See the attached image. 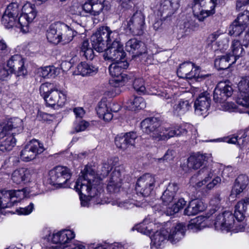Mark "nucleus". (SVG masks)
<instances>
[{"label":"nucleus","instance_id":"f3484780","mask_svg":"<svg viewBox=\"0 0 249 249\" xmlns=\"http://www.w3.org/2000/svg\"><path fill=\"white\" fill-rule=\"evenodd\" d=\"M126 27L129 31L135 36L141 35L143 33L144 26V17L141 12H137L126 21Z\"/></svg>","mask_w":249,"mask_h":249},{"label":"nucleus","instance_id":"58836bf2","mask_svg":"<svg viewBox=\"0 0 249 249\" xmlns=\"http://www.w3.org/2000/svg\"><path fill=\"white\" fill-rule=\"evenodd\" d=\"M192 108L191 104L188 100H181L173 107V113L181 116L189 111Z\"/></svg>","mask_w":249,"mask_h":249},{"label":"nucleus","instance_id":"09e8293b","mask_svg":"<svg viewBox=\"0 0 249 249\" xmlns=\"http://www.w3.org/2000/svg\"><path fill=\"white\" fill-rule=\"evenodd\" d=\"M16 18L4 13L1 18V23L6 28H10L16 24Z\"/></svg>","mask_w":249,"mask_h":249},{"label":"nucleus","instance_id":"680f3d73","mask_svg":"<svg viewBox=\"0 0 249 249\" xmlns=\"http://www.w3.org/2000/svg\"><path fill=\"white\" fill-rule=\"evenodd\" d=\"M34 209V204L31 202L28 206L17 209V212L19 214L28 215L32 213Z\"/></svg>","mask_w":249,"mask_h":249},{"label":"nucleus","instance_id":"9b49d317","mask_svg":"<svg viewBox=\"0 0 249 249\" xmlns=\"http://www.w3.org/2000/svg\"><path fill=\"white\" fill-rule=\"evenodd\" d=\"M45 150L43 145L38 140L30 141L20 152V158L24 161H29L35 159L36 156Z\"/></svg>","mask_w":249,"mask_h":249},{"label":"nucleus","instance_id":"603ef678","mask_svg":"<svg viewBox=\"0 0 249 249\" xmlns=\"http://www.w3.org/2000/svg\"><path fill=\"white\" fill-rule=\"evenodd\" d=\"M202 220L203 218L200 216L191 220L190 223L188 225V229L192 230L193 231L201 230Z\"/></svg>","mask_w":249,"mask_h":249},{"label":"nucleus","instance_id":"37998d69","mask_svg":"<svg viewBox=\"0 0 249 249\" xmlns=\"http://www.w3.org/2000/svg\"><path fill=\"white\" fill-rule=\"evenodd\" d=\"M202 202L197 200H193L190 202L189 205L184 210V213L187 215H193L197 214L202 211Z\"/></svg>","mask_w":249,"mask_h":249},{"label":"nucleus","instance_id":"a878e982","mask_svg":"<svg viewBox=\"0 0 249 249\" xmlns=\"http://www.w3.org/2000/svg\"><path fill=\"white\" fill-rule=\"evenodd\" d=\"M75 237L74 232L71 230H64L59 232L53 233L52 241L54 244H60L64 245L71 243V241Z\"/></svg>","mask_w":249,"mask_h":249},{"label":"nucleus","instance_id":"4be33fe9","mask_svg":"<svg viewBox=\"0 0 249 249\" xmlns=\"http://www.w3.org/2000/svg\"><path fill=\"white\" fill-rule=\"evenodd\" d=\"M20 193L21 191L19 190L0 191V210L13 206L17 201V198Z\"/></svg>","mask_w":249,"mask_h":249},{"label":"nucleus","instance_id":"79ce46f5","mask_svg":"<svg viewBox=\"0 0 249 249\" xmlns=\"http://www.w3.org/2000/svg\"><path fill=\"white\" fill-rule=\"evenodd\" d=\"M233 61L231 55L226 54L216 58L214 66L219 70H225L233 64L232 63Z\"/></svg>","mask_w":249,"mask_h":249},{"label":"nucleus","instance_id":"4468645a","mask_svg":"<svg viewBox=\"0 0 249 249\" xmlns=\"http://www.w3.org/2000/svg\"><path fill=\"white\" fill-rule=\"evenodd\" d=\"M177 74L181 78L190 79L207 76H200L199 67L195 66L194 64L191 62H185L181 64L177 70Z\"/></svg>","mask_w":249,"mask_h":249},{"label":"nucleus","instance_id":"338daca9","mask_svg":"<svg viewBox=\"0 0 249 249\" xmlns=\"http://www.w3.org/2000/svg\"><path fill=\"white\" fill-rule=\"evenodd\" d=\"M73 112L75 115L76 120H82L85 115V111L81 107H75Z\"/></svg>","mask_w":249,"mask_h":249},{"label":"nucleus","instance_id":"ddd939ff","mask_svg":"<svg viewBox=\"0 0 249 249\" xmlns=\"http://www.w3.org/2000/svg\"><path fill=\"white\" fill-rule=\"evenodd\" d=\"M22 14L18 18V24L19 25L23 32H26L23 29L24 27H27L29 23L32 22L36 16V11L35 8V5L30 2L25 3L22 7Z\"/></svg>","mask_w":249,"mask_h":249},{"label":"nucleus","instance_id":"aec40b11","mask_svg":"<svg viewBox=\"0 0 249 249\" xmlns=\"http://www.w3.org/2000/svg\"><path fill=\"white\" fill-rule=\"evenodd\" d=\"M44 100L48 107H62L66 102V95L62 91L53 88L51 89L50 94L47 95Z\"/></svg>","mask_w":249,"mask_h":249},{"label":"nucleus","instance_id":"1a4fd4ad","mask_svg":"<svg viewBox=\"0 0 249 249\" xmlns=\"http://www.w3.org/2000/svg\"><path fill=\"white\" fill-rule=\"evenodd\" d=\"M51 183L53 185H59L62 187L73 188L74 184L76 182L71 183L70 185L66 184L71 177V174L68 168L65 167L57 166L50 172Z\"/></svg>","mask_w":249,"mask_h":249},{"label":"nucleus","instance_id":"7ed1b4c3","mask_svg":"<svg viewBox=\"0 0 249 249\" xmlns=\"http://www.w3.org/2000/svg\"><path fill=\"white\" fill-rule=\"evenodd\" d=\"M141 127L144 133L149 135L153 139L167 140L175 136L185 135L187 130L179 126L174 127L160 126V122L156 118H148L141 122Z\"/></svg>","mask_w":249,"mask_h":249},{"label":"nucleus","instance_id":"a19ab883","mask_svg":"<svg viewBox=\"0 0 249 249\" xmlns=\"http://www.w3.org/2000/svg\"><path fill=\"white\" fill-rule=\"evenodd\" d=\"M242 46V42L240 40L234 39L231 43V49L233 54L231 55L232 59V63H234L236 60L240 57L243 55L244 53V51Z\"/></svg>","mask_w":249,"mask_h":249},{"label":"nucleus","instance_id":"f704fd0d","mask_svg":"<svg viewBox=\"0 0 249 249\" xmlns=\"http://www.w3.org/2000/svg\"><path fill=\"white\" fill-rule=\"evenodd\" d=\"M155 224L149 221V219L145 218L142 222L136 225L133 228V230H136L143 234L150 235L155 230Z\"/></svg>","mask_w":249,"mask_h":249},{"label":"nucleus","instance_id":"052dcab7","mask_svg":"<svg viewBox=\"0 0 249 249\" xmlns=\"http://www.w3.org/2000/svg\"><path fill=\"white\" fill-rule=\"evenodd\" d=\"M51 84L49 83H43L40 86L39 88V92L41 96L44 99H45L47 95L50 94L51 89H53L51 88Z\"/></svg>","mask_w":249,"mask_h":249},{"label":"nucleus","instance_id":"72a5a7b5","mask_svg":"<svg viewBox=\"0 0 249 249\" xmlns=\"http://www.w3.org/2000/svg\"><path fill=\"white\" fill-rule=\"evenodd\" d=\"M155 224L149 221V219L145 218L142 222L136 225L133 228V230H136L143 234L150 235L155 230Z\"/></svg>","mask_w":249,"mask_h":249},{"label":"nucleus","instance_id":"e2e57ef3","mask_svg":"<svg viewBox=\"0 0 249 249\" xmlns=\"http://www.w3.org/2000/svg\"><path fill=\"white\" fill-rule=\"evenodd\" d=\"M237 103L245 107H249V93L241 95L237 99Z\"/></svg>","mask_w":249,"mask_h":249},{"label":"nucleus","instance_id":"2f4dec72","mask_svg":"<svg viewBox=\"0 0 249 249\" xmlns=\"http://www.w3.org/2000/svg\"><path fill=\"white\" fill-rule=\"evenodd\" d=\"M249 206V197H245L239 201L235 206V218L237 221H243L245 213Z\"/></svg>","mask_w":249,"mask_h":249},{"label":"nucleus","instance_id":"6e6552de","mask_svg":"<svg viewBox=\"0 0 249 249\" xmlns=\"http://www.w3.org/2000/svg\"><path fill=\"white\" fill-rule=\"evenodd\" d=\"M156 179L155 176L148 173L141 176L137 179L135 186L137 195L145 197L153 194Z\"/></svg>","mask_w":249,"mask_h":249},{"label":"nucleus","instance_id":"393cba45","mask_svg":"<svg viewBox=\"0 0 249 249\" xmlns=\"http://www.w3.org/2000/svg\"><path fill=\"white\" fill-rule=\"evenodd\" d=\"M122 178L120 169L116 167L111 173L107 184V190L110 193L118 191L121 186Z\"/></svg>","mask_w":249,"mask_h":249},{"label":"nucleus","instance_id":"c9c22d12","mask_svg":"<svg viewBox=\"0 0 249 249\" xmlns=\"http://www.w3.org/2000/svg\"><path fill=\"white\" fill-rule=\"evenodd\" d=\"M129 110L136 111L144 108L146 103L143 98L140 96H133L126 103Z\"/></svg>","mask_w":249,"mask_h":249},{"label":"nucleus","instance_id":"dca6fc26","mask_svg":"<svg viewBox=\"0 0 249 249\" xmlns=\"http://www.w3.org/2000/svg\"><path fill=\"white\" fill-rule=\"evenodd\" d=\"M211 102V96L207 91L200 93L194 103L195 113L198 116H206L209 113Z\"/></svg>","mask_w":249,"mask_h":249},{"label":"nucleus","instance_id":"c03bdc74","mask_svg":"<svg viewBox=\"0 0 249 249\" xmlns=\"http://www.w3.org/2000/svg\"><path fill=\"white\" fill-rule=\"evenodd\" d=\"M59 69L53 66H46L41 69L39 71L40 76L44 78L54 77L58 73Z\"/></svg>","mask_w":249,"mask_h":249},{"label":"nucleus","instance_id":"9d476101","mask_svg":"<svg viewBox=\"0 0 249 249\" xmlns=\"http://www.w3.org/2000/svg\"><path fill=\"white\" fill-rule=\"evenodd\" d=\"M82 9L86 13L96 17L101 14L105 15L110 6L106 0H87L82 5Z\"/></svg>","mask_w":249,"mask_h":249},{"label":"nucleus","instance_id":"0e129e2a","mask_svg":"<svg viewBox=\"0 0 249 249\" xmlns=\"http://www.w3.org/2000/svg\"><path fill=\"white\" fill-rule=\"evenodd\" d=\"M240 40L242 42V45L247 47L249 44V28L245 31L239 36Z\"/></svg>","mask_w":249,"mask_h":249},{"label":"nucleus","instance_id":"69168bd1","mask_svg":"<svg viewBox=\"0 0 249 249\" xmlns=\"http://www.w3.org/2000/svg\"><path fill=\"white\" fill-rule=\"evenodd\" d=\"M85 247L83 245L81 242L77 241L73 243H71L69 245L64 246L63 249L60 248V249H85Z\"/></svg>","mask_w":249,"mask_h":249},{"label":"nucleus","instance_id":"7c9ffc66","mask_svg":"<svg viewBox=\"0 0 249 249\" xmlns=\"http://www.w3.org/2000/svg\"><path fill=\"white\" fill-rule=\"evenodd\" d=\"M178 190V186L177 183L172 182L168 184L161 196V199L164 206L167 207L170 206V203L173 200Z\"/></svg>","mask_w":249,"mask_h":249},{"label":"nucleus","instance_id":"f8f14e48","mask_svg":"<svg viewBox=\"0 0 249 249\" xmlns=\"http://www.w3.org/2000/svg\"><path fill=\"white\" fill-rule=\"evenodd\" d=\"M120 106L114 103L107 101L106 99H102L96 108L97 114L99 117L105 122L110 121L113 117L112 112H117L120 109Z\"/></svg>","mask_w":249,"mask_h":249},{"label":"nucleus","instance_id":"bf43d9fd","mask_svg":"<svg viewBox=\"0 0 249 249\" xmlns=\"http://www.w3.org/2000/svg\"><path fill=\"white\" fill-rule=\"evenodd\" d=\"M238 88L239 90L243 92L242 95L249 93V82L247 80L246 77L242 78L238 84Z\"/></svg>","mask_w":249,"mask_h":249},{"label":"nucleus","instance_id":"423d86ee","mask_svg":"<svg viewBox=\"0 0 249 249\" xmlns=\"http://www.w3.org/2000/svg\"><path fill=\"white\" fill-rule=\"evenodd\" d=\"M128 67V63L126 60L113 62L109 65L108 70L112 77L110 82L112 85L114 87L122 86L127 81L128 78L124 71Z\"/></svg>","mask_w":249,"mask_h":249},{"label":"nucleus","instance_id":"20e7f679","mask_svg":"<svg viewBox=\"0 0 249 249\" xmlns=\"http://www.w3.org/2000/svg\"><path fill=\"white\" fill-rule=\"evenodd\" d=\"M185 230L186 226L182 223H178L171 229L167 227L162 228L160 231L155 232L151 237V246L156 249L160 248L166 239L175 244L184 237Z\"/></svg>","mask_w":249,"mask_h":249},{"label":"nucleus","instance_id":"a18cd8bd","mask_svg":"<svg viewBox=\"0 0 249 249\" xmlns=\"http://www.w3.org/2000/svg\"><path fill=\"white\" fill-rule=\"evenodd\" d=\"M14 135L10 133L4 136L5 139L0 142L2 144V148L5 151L11 150L16 145V140Z\"/></svg>","mask_w":249,"mask_h":249},{"label":"nucleus","instance_id":"4d7b16f0","mask_svg":"<svg viewBox=\"0 0 249 249\" xmlns=\"http://www.w3.org/2000/svg\"><path fill=\"white\" fill-rule=\"evenodd\" d=\"M11 49L8 46L6 41L2 38H0V56L3 57L10 53Z\"/></svg>","mask_w":249,"mask_h":249},{"label":"nucleus","instance_id":"6ab92c4d","mask_svg":"<svg viewBox=\"0 0 249 249\" xmlns=\"http://www.w3.org/2000/svg\"><path fill=\"white\" fill-rule=\"evenodd\" d=\"M7 66L10 73L15 72L18 76L25 75L27 73L23 59L20 55L12 56L7 62Z\"/></svg>","mask_w":249,"mask_h":249},{"label":"nucleus","instance_id":"8fccbe9b","mask_svg":"<svg viewBox=\"0 0 249 249\" xmlns=\"http://www.w3.org/2000/svg\"><path fill=\"white\" fill-rule=\"evenodd\" d=\"M20 10V8L17 2H12L7 7L4 13L16 18L18 15Z\"/></svg>","mask_w":249,"mask_h":249},{"label":"nucleus","instance_id":"473e14b6","mask_svg":"<svg viewBox=\"0 0 249 249\" xmlns=\"http://www.w3.org/2000/svg\"><path fill=\"white\" fill-rule=\"evenodd\" d=\"M60 26L64 28L63 31H60V43L65 45L71 42L77 34V32L63 22H60Z\"/></svg>","mask_w":249,"mask_h":249},{"label":"nucleus","instance_id":"f03ea898","mask_svg":"<svg viewBox=\"0 0 249 249\" xmlns=\"http://www.w3.org/2000/svg\"><path fill=\"white\" fill-rule=\"evenodd\" d=\"M112 167L108 164L104 163L101 167L100 174H96L93 169L86 166L81 172V175L74 184L79 195L82 206H89V201L96 196L98 197L103 192V184L101 180L106 177Z\"/></svg>","mask_w":249,"mask_h":249},{"label":"nucleus","instance_id":"de8ad7c7","mask_svg":"<svg viewBox=\"0 0 249 249\" xmlns=\"http://www.w3.org/2000/svg\"><path fill=\"white\" fill-rule=\"evenodd\" d=\"M141 42L135 38L129 39L125 44V49L127 52L134 53L138 51L141 46Z\"/></svg>","mask_w":249,"mask_h":249},{"label":"nucleus","instance_id":"412c9836","mask_svg":"<svg viewBox=\"0 0 249 249\" xmlns=\"http://www.w3.org/2000/svg\"><path fill=\"white\" fill-rule=\"evenodd\" d=\"M233 92L231 87L225 82L218 83L213 91V100L217 103H223Z\"/></svg>","mask_w":249,"mask_h":249},{"label":"nucleus","instance_id":"6e6d98bb","mask_svg":"<svg viewBox=\"0 0 249 249\" xmlns=\"http://www.w3.org/2000/svg\"><path fill=\"white\" fill-rule=\"evenodd\" d=\"M235 20L246 27L249 24V11L246 10L239 14Z\"/></svg>","mask_w":249,"mask_h":249},{"label":"nucleus","instance_id":"0eeeda50","mask_svg":"<svg viewBox=\"0 0 249 249\" xmlns=\"http://www.w3.org/2000/svg\"><path fill=\"white\" fill-rule=\"evenodd\" d=\"M217 0H194L192 7L194 16L200 21L215 13Z\"/></svg>","mask_w":249,"mask_h":249},{"label":"nucleus","instance_id":"774afa93","mask_svg":"<svg viewBox=\"0 0 249 249\" xmlns=\"http://www.w3.org/2000/svg\"><path fill=\"white\" fill-rule=\"evenodd\" d=\"M173 153L174 151L172 150H168L164 154V156L162 158L159 159V161L161 162L162 161H169L173 159Z\"/></svg>","mask_w":249,"mask_h":249},{"label":"nucleus","instance_id":"c756f323","mask_svg":"<svg viewBox=\"0 0 249 249\" xmlns=\"http://www.w3.org/2000/svg\"><path fill=\"white\" fill-rule=\"evenodd\" d=\"M248 177L246 175H239L235 180L231 191V196L236 197L246 189L248 184Z\"/></svg>","mask_w":249,"mask_h":249},{"label":"nucleus","instance_id":"5701e85b","mask_svg":"<svg viewBox=\"0 0 249 249\" xmlns=\"http://www.w3.org/2000/svg\"><path fill=\"white\" fill-rule=\"evenodd\" d=\"M136 138L137 135L133 132L122 134L116 137L115 143L117 147L125 150L129 146H133L135 144Z\"/></svg>","mask_w":249,"mask_h":249},{"label":"nucleus","instance_id":"b1692460","mask_svg":"<svg viewBox=\"0 0 249 249\" xmlns=\"http://www.w3.org/2000/svg\"><path fill=\"white\" fill-rule=\"evenodd\" d=\"M212 161V155L210 154L197 153L190 156L188 159V166L194 169L199 168L202 165Z\"/></svg>","mask_w":249,"mask_h":249},{"label":"nucleus","instance_id":"c85d7f7f","mask_svg":"<svg viewBox=\"0 0 249 249\" xmlns=\"http://www.w3.org/2000/svg\"><path fill=\"white\" fill-rule=\"evenodd\" d=\"M30 171L25 168H20L15 170L11 175L12 181L16 184H21L29 181Z\"/></svg>","mask_w":249,"mask_h":249},{"label":"nucleus","instance_id":"ea45409f","mask_svg":"<svg viewBox=\"0 0 249 249\" xmlns=\"http://www.w3.org/2000/svg\"><path fill=\"white\" fill-rule=\"evenodd\" d=\"M179 7L178 0H164L160 3L159 11L161 13L169 11V13L171 14L178 9Z\"/></svg>","mask_w":249,"mask_h":249},{"label":"nucleus","instance_id":"f257e3e1","mask_svg":"<svg viewBox=\"0 0 249 249\" xmlns=\"http://www.w3.org/2000/svg\"><path fill=\"white\" fill-rule=\"evenodd\" d=\"M91 41L92 47L88 40H84L81 45L80 54L86 59H93V48L98 52L105 51V60L113 62L126 60L125 53L119 41V34L116 31H111L107 26H102L91 36Z\"/></svg>","mask_w":249,"mask_h":249},{"label":"nucleus","instance_id":"864d4df0","mask_svg":"<svg viewBox=\"0 0 249 249\" xmlns=\"http://www.w3.org/2000/svg\"><path fill=\"white\" fill-rule=\"evenodd\" d=\"M246 136L244 137L243 136L238 139V137L237 136L234 135L231 137H228L226 138L225 142L232 144L237 143L239 145L244 146L247 143L245 140H244Z\"/></svg>","mask_w":249,"mask_h":249},{"label":"nucleus","instance_id":"cd10ccee","mask_svg":"<svg viewBox=\"0 0 249 249\" xmlns=\"http://www.w3.org/2000/svg\"><path fill=\"white\" fill-rule=\"evenodd\" d=\"M145 94L157 95L165 100L167 103H173L176 100L175 95L170 89H158L153 87L146 89Z\"/></svg>","mask_w":249,"mask_h":249},{"label":"nucleus","instance_id":"2eb2a0df","mask_svg":"<svg viewBox=\"0 0 249 249\" xmlns=\"http://www.w3.org/2000/svg\"><path fill=\"white\" fill-rule=\"evenodd\" d=\"M235 214L230 212H225L217 215L215 219L214 225L217 230L229 231L233 228Z\"/></svg>","mask_w":249,"mask_h":249},{"label":"nucleus","instance_id":"e433bc0d","mask_svg":"<svg viewBox=\"0 0 249 249\" xmlns=\"http://www.w3.org/2000/svg\"><path fill=\"white\" fill-rule=\"evenodd\" d=\"M77 74L83 76L92 75L98 71V68L92 65L81 62L76 67Z\"/></svg>","mask_w":249,"mask_h":249},{"label":"nucleus","instance_id":"39448f33","mask_svg":"<svg viewBox=\"0 0 249 249\" xmlns=\"http://www.w3.org/2000/svg\"><path fill=\"white\" fill-rule=\"evenodd\" d=\"M220 173V169L217 164L212 165L211 166L204 167L198 171V175L202 176L204 179L196 183V187L197 188L201 187L212 179V180L207 183L206 186L208 190H212L221 183V178L218 176Z\"/></svg>","mask_w":249,"mask_h":249},{"label":"nucleus","instance_id":"5fc2aeb1","mask_svg":"<svg viewBox=\"0 0 249 249\" xmlns=\"http://www.w3.org/2000/svg\"><path fill=\"white\" fill-rule=\"evenodd\" d=\"M89 125V123L84 120H76L74 128L77 132L85 130Z\"/></svg>","mask_w":249,"mask_h":249},{"label":"nucleus","instance_id":"4c0bfd02","mask_svg":"<svg viewBox=\"0 0 249 249\" xmlns=\"http://www.w3.org/2000/svg\"><path fill=\"white\" fill-rule=\"evenodd\" d=\"M186 204V201H185L183 198H181L179 199L176 203L171 206H169L165 208L162 206V208L160 209V211L163 212L166 215H172L182 209Z\"/></svg>","mask_w":249,"mask_h":249},{"label":"nucleus","instance_id":"a211bd4d","mask_svg":"<svg viewBox=\"0 0 249 249\" xmlns=\"http://www.w3.org/2000/svg\"><path fill=\"white\" fill-rule=\"evenodd\" d=\"M22 121L18 118H11L6 124H0V140L8 134L15 135L22 130Z\"/></svg>","mask_w":249,"mask_h":249},{"label":"nucleus","instance_id":"bb28decb","mask_svg":"<svg viewBox=\"0 0 249 249\" xmlns=\"http://www.w3.org/2000/svg\"><path fill=\"white\" fill-rule=\"evenodd\" d=\"M64 28L60 26V22H56L52 24L47 32V38L48 41L54 44L60 43V31H63Z\"/></svg>","mask_w":249,"mask_h":249},{"label":"nucleus","instance_id":"13d9d810","mask_svg":"<svg viewBox=\"0 0 249 249\" xmlns=\"http://www.w3.org/2000/svg\"><path fill=\"white\" fill-rule=\"evenodd\" d=\"M113 204L117 205L119 207L126 209L132 208L134 207L135 205H137L134 200H126L125 201H121L120 200H117Z\"/></svg>","mask_w":249,"mask_h":249},{"label":"nucleus","instance_id":"3c124183","mask_svg":"<svg viewBox=\"0 0 249 249\" xmlns=\"http://www.w3.org/2000/svg\"><path fill=\"white\" fill-rule=\"evenodd\" d=\"M135 91L139 94H145L146 88L144 81L142 78L135 79L133 84Z\"/></svg>","mask_w":249,"mask_h":249},{"label":"nucleus","instance_id":"49530a36","mask_svg":"<svg viewBox=\"0 0 249 249\" xmlns=\"http://www.w3.org/2000/svg\"><path fill=\"white\" fill-rule=\"evenodd\" d=\"M245 28V26L235 20L229 27V34L231 36H240L244 32Z\"/></svg>","mask_w":249,"mask_h":249}]
</instances>
